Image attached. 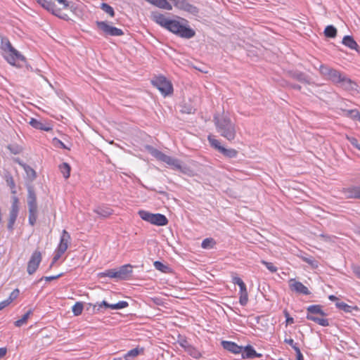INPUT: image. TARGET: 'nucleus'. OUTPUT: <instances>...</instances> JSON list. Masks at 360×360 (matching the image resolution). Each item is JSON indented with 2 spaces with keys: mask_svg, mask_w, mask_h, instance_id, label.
<instances>
[{
  "mask_svg": "<svg viewBox=\"0 0 360 360\" xmlns=\"http://www.w3.org/2000/svg\"><path fill=\"white\" fill-rule=\"evenodd\" d=\"M146 148L148 152L157 160L165 162L168 165L171 166L174 169L184 172L181 161L178 159L167 155L151 146H146Z\"/></svg>",
  "mask_w": 360,
  "mask_h": 360,
  "instance_id": "5",
  "label": "nucleus"
},
{
  "mask_svg": "<svg viewBox=\"0 0 360 360\" xmlns=\"http://www.w3.org/2000/svg\"><path fill=\"white\" fill-rule=\"evenodd\" d=\"M12 205L11 208L9 212V219L7 224L8 229L12 232L14 229V224L16 221L18 212H19V207H18V202L19 200L18 197L13 196L12 198Z\"/></svg>",
  "mask_w": 360,
  "mask_h": 360,
  "instance_id": "9",
  "label": "nucleus"
},
{
  "mask_svg": "<svg viewBox=\"0 0 360 360\" xmlns=\"http://www.w3.org/2000/svg\"><path fill=\"white\" fill-rule=\"evenodd\" d=\"M8 148L10 150V151L13 154H18L20 153L21 150L18 146H8Z\"/></svg>",
  "mask_w": 360,
  "mask_h": 360,
  "instance_id": "51",
  "label": "nucleus"
},
{
  "mask_svg": "<svg viewBox=\"0 0 360 360\" xmlns=\"http://www.w3.org/2000/svg\"><path fill=\"white\" fill-rule=\"evenodd\" d=\"M32 310H29L27 312H26L22 316V317L20 319L15 321V323H14L15 326L16 327L22 326L24 323H25L27 322V319H29V317L32 314Z\"/></svg>",
  "mask_w": 360,
  "mask_h": 360,
  "instance_id": "35",
  "label": "nucleus"
},
{
  "mask_svg": "<svg viewBox=\"0 0 360 360\" xmlns=\"http://www.w3.org/2000/svg\"><path fill=\"white\" fill-rule=\"evenodd\" d=\"M243 359H252L254 357L262 356L261 354H258L250 345H248L245 347H243V350L240 352Z\"/></svg>",
  "mask_w": 360,
  "mask_h": 360,
  "instance_id": "19",
  "label": "nucleus"
},
{
  "mask_svg": "<svg viewBox=\"0 0 360 360\" xmlns=\"http://www.w3.org/2000/svg\"><path fill=\"white\" fill-rule=\"evenodd\" d=\"M208 141L213 148L217 149L219 152L221 151V148H222L223 146H221L220 142L218 140L215 139L211 135H210L208 136Z\"/></svg>",
  "mask_w": 360,
  "mask_h": 360,
  "instance_id": "38",
  "label": "nucleus"
},
{
  "mask_svg": "<svg viewBox=\"0 0 360 360\" xmlns=\"http://www.w3.org/2000/svg\"><path fill=\"white\" fill-rule=\"evenodd\" d=\"M41 253L39 250H35L31 255L27 267L28 274H33L38 269L41 262Z\"/></svg>",
  "mask_w": 360,
  "mask_h": 360,
  "instance_id": "10",
  "label": "nucleus"
},
{
  "mask_svg": "<svg viewBox=\"0 0 360 360\" xmlns=\"http://www.w3.org/2000/svg\"><path fill=\"white\" fill-rule=\"evenodd\" d=\"M221 153H222L224 156L229 158H236L238 155V151L233 148H225L223 147L221 148Z\"/></svg>",
  "mask_w": 360,
  "mask_h": 360,
  "instance_id": "28",
  "label": "nucleus"
},
{
  "mask_svg": "<svg viewBox=\"0 0 360 360\" xmlns=\"http://www.w3.org/2000/svg\"><path fill=\"white\" fill-rule=\"evenodd\" d=\"M290 86L294 89H297V90H299L300 91L302 87L301 86L298 85V84H290Z\"/></svg>",
  "mask_w": 360,
  "mask_h": 360,
  "instance_id": "63",
  "label": "nucleus"
},
{
  "mask_svg": "<svg viewBox=\"0 0 360 360\" xmlns=\"http://www.w3.org/2000/svg\"><path fill=\"white\" fill-rule=\"evenodd\" d=\"M27 203L28 207V221L31 226H34L36 224L38 214V206L37 202V194L34 191V187L31 184L27 185Z\"/></svg>",
  "mask_w": 360,
  "mask_h": 360,
  "instance_id": "3",
  "label": "nucleus"
},
{
  "mask_svg": "<svg viewBox=\"0 0 360 360\" xmlns=\"http://www.w3.org/2000/svg\"><path fill=\"white\" fill-rule=\"evenodd\" d=\"M155 268L163 273L168 272V270L169 269V267L168 266L165 265L162 262L159 261H155L153 264Z\"/></svg>",
  "mask_w": 360,
  "mask_h": 360,
  "instance_id": "40",
  "label": "nucleus"
},
{
  "mask_svg": "<svg viewBox=\"0 0 360 360\" xmlns=\"http://www.w3.org/2000/svg\"><path fill=\"white\" fill-rule=\"evenodd\" d=\"M59 169L65 179H67L70 177L71 168L69 164L63 162L61 165H60Z\"/></svg>",
  "mask_w": 360,
  "mask_h": 360,
  "instance_id": "29",
  "label": "nucleus"
},
{
  "mask_svg": "<svg viewBox=\"0 0 360 360\" xmlns=\"http://www.w3.org/2000/svg\"><path fill=\"white\" fill-rule=\"evenodd\" d=\"M215 241L212 238H205L202 240L201 246L204 249H210L212 248L214 245H215Z\"/></svg>",
  "mask_w": 360,
  "mask_h": 360,
  "instance_id": "36",
  "label": "nucleus"
},
{
  "mask_svg": "<svg viewBox=\"0 0 360 360\" xmlns=\"http://www.w3.org/2000/svg\"><path fill=\"white\" fill-rule=\"evenodd\" d=\"M138 214L143 220L156 226H165L168 224V219L162 214H153L145 210H140Z\"/></svg>",
  "mask_w": 360,
  "mask_h": 360,
  "instance_id": "7",
  "label": "nucleus"
},
{
  "mask_svg": "<svg viewBox=\"0 0 360 360\" xmlns=\"http://www.w3.org/2000/svg\"><path fill=\"white\" fill-rule=\"evenodd\" d=\"M94 212L102 217H108L112 213V210L108 207H98Z\"/></svg>",
  "mask_w": 360,
  "mask_h": 360,
  "instance_id": "30",
  "label": "nucleus"
},
{
  "mask_svg": "<svg viewBox=\"0 0 360 360\" xmlns=\"http://www.w3.org/2000/svg\"><path fill=\"white\" fill-rule=\"evenodd\" d=\"M214 122L217 131L229 141L235 139L236 136V124L230 117L224 114L214 115Z\"/></svg>",
  "mask_w": 360,
  "mask_h": 360,
  "instance_id": "2",
  "label": "nucleus"
},
{
  "mask_svg": "<svg viewBox=\"0 0 360 360\" xmlns=\"http://www.w3.org/2000/svg\"><path fill=\"white\" fill-rule=\"evenodd\" d=\"M7 183L9 185V186L11 188H15V184H14V181H13V179L12 177H10V179H7Z\"/></svg>",
  "mask_w": 360,
  "mask_h": 360,
  "instance_id": "59",
  "label": "nucleus"
},
{
  "mask_svg": "<svg viewBox=\"0 0 360 360\" xmlns=\"http://www.w3.org/2000/svg\"><path fill=\"white\" fill-rule=\"evenodd\" d=\"M15 161L18 162L25 170L27 177L30 181H32L37 177L36 172L29 165L23 163L18 158L15 159Z\"/></svg>",
  "mask_w": 360,
  "mask_h": 360,
  "instance_id": "20",
  "label": "nucleus"
},
{
  "mask_svg": "<svg viewBox=\"0 0 360 360\" xmlns=\"http://www.w3.org/2000/svg\"><path fill=\"white\" fill-rule=\"evenodd\" d=\"M319 237L326 242H331L333 239V237L326 234H320Z\"/></svg>",
  "mask_w": 360,
  "mask_h": 360,
  "instance_id": "54",
  "label": "nucleus"
},
{
  "mask_svg": "<svg viewBox=\"0 0 360 360\" xmlns=\"http://www.w3.org/2000/svg\"><path fill=\"white\" fill-rule=\"evenodd\" d=\"M294 350L296 352L297 360H304L303 355L301 353V351L298 347H294Z\"/></svg>",
  "mask_w": 360,
  "mask_h": 360,
  "instance_id": "53",
  "label": "nucleus"
},
{
  "mask_svg": "<svg viewBox=\"0 0 360 360\" xmlns=\"http://www.w3.org/2000/svg\"><path fill=\"white\" fill-rule=\"evenodd\" d=\"M233 282L234 284L238 285L240 288H243V287L245 285L244 282L239 277H234L233 278Z\"/></svg>",
  "mask_w": 360,
  "mask_h": 360,
  "instance_id": "50",
  "label": "nucleus"
},
{
  "mask_svg": "<svg viewBox=\"0 0 360 360\" xmlns=\"http://www.w3.org/2000/svg\"><path fill=\"white\" fill-rule=\"evenodd\" d=\"M139 354V351L137 348L131 349L124 356V360H131V358L136 356Z\"/></svg>",
  "mask_w": 360,
  "mask_h": 360,
  "instance_id": "42",
  "label": "nucleus"
},
{
  "mask_svg": "<svg viewBox=\"0 0 360 360\" xmlns=\"http://www.w3.org/2000/svg\"><path fill=\"white\" fill-rule=\"evenodd\" d=\"M70 234L66 230H63L62 231L60 243L57 249V250L59 251L60 253H64L67 250L68 248V244L70 243Z\"/></svg>",
  "mask_w": 360,
  "mask_h": 360,
  "instance_id": "15",
  "label": "nucleus"
},
{
  "mask_svg": "<svg viewBox=\"0 0 360 360\" xmlns=\"http://www.w3.org/2000/svg\"><path fill=\"white\" fill-rule=\"evenodd\" d=\"M6 352H7L6 348H5V347L0 348V358L4 356L6 354Z\"/></svg>",
  "mask_w": 360,
  "mask_h": 360,
  "instance_id": "61",
  "label": "nucleus"
},
{
  "mask_svg": "<svg viewBox=\"0 0 360 360\" xmlns=\"http://www.w3.org/2000/svg\"><path fill=\"white\" fill-rule=\"evenodd\" d=\"M98 307H105V308H109L110 307V304H108L105 301H103L101 304H98Z\"/></svg>",
  "mask_w": 360,
  "mask_h": 360,
  "instance_id": "62",
  "label": "nucleus"
},
{
  "mask_svg": "<svg viewBox=\"0 0 360 360\" xmlns=\"http://www.w3.org/2000/svg\"><path fill=\"white\" fill-rule=\"evenodd\" d=\"M63 254V253H60V252L57 250L56 255H54V257L53 258V261H52L51 264H50V266H49L50 269L52 268V266L60 259V257L62 256Z\"/></svg>",
  "mask_w": 360,
  "mask_h": 360,
  "instance_id": "49",
  "label": "nucleus"
},
{
  "mask_svg": "<svg viewBox=\"0 0 360 360\" xmlns=\"http://www.w3.org/2000/svg\"><path fill=\"white\" fill-rule=\"evenodd\" d=\"M352 198L360 199V187H355L351 191Z\"/></svg>",
  "mask_w": 360,
  "mask_h": 360,
  "instance_id": "47",
  "label": "nucleus"
},
{
  "mask_svg": "<svg viewBox=\"0 0 360 360\" xmlns=\"http://www.w3.org/2000/svg\"><path fill=\"white\" fill-rule=\"evenodd\" d=\"M170 32L186 39L194 37L195 32L193 30L182 25L179 21L170 20L167 27Z\"/></svg>",
  "mask_w": 360,
  "mask_h": 360,
  "instance_id": "6",
  "label": "nucleus"
},
{
  "mask_svg": "<svg viewBox=\"0 0 360 360\" xmlns=\"http://www.w3.org/2000/svg\"><path fill=\"white\" fill-rule=\"evenodd\" d=\"M37 2L44 9L48 11L51 12L53 15L62 18L66 19L67 15L62 14L61 10L59 8H56L55 4L50 1L48 0H37Z\"/></svg>",
  "mask_w": 360,
  "mask_h": 360,
  "instance_id": "12",
  "label": "nucleus"
},
{
  "mask_svg": "<svg viewBox=\"0 0 360 360\" xmlns=\"http://www.w3.org/2000/svg\"><path fill=\"white\" fill-rule=\"evenodd\" d=\"M53 141L56 142V143H58L63 148H65V149H68L70 150V148H68V146H66L61 141H60L59 139H53Z\"/></svg>",
  "mask_w": 360,
  "mask_h": 360,
  "instance_id": "57",
  "label": "nucleus"
},
{
  "mask_svg": "<svg viewBox=\"0 0 360 360\" xmlns=\"http://www.w3.org/2000/svg\"><path fill=\"white\" fill-rule=\"evenodd\" d=\"M342 44L351 49L358 51L359 45L351 36H345L342 39Z\"/></svg>",
  "mask_w": 360,
  "mask_h": 360,
  "instance_id": "23",
  "label": "nucleus"
},
{
  "mask_svg": "<svg viewBox=\"0 0 360 360\" xmlns=\"http://www.w3.org/2000/svg\"><path fill=\"white\" fill-rule=\"evenodd\" d=\"M325 316H318V317H314L311 316L309 317V320L316 322L320 326H329V322L327 319L324 318Z\"/></svg>",
  "mask_w": 360,
  "mask_h": 360,
  "instance_id": "31",
  "label": "nucleus"
},
{
  "mask_svg": "<svg viewBox=\"0 0 360 360\" xmlns=\"http://www.w3.org/2000/svg\"><path fill=\"white\" fill-rule=\"evenodd\" d=\"M348 141L350 142V143L354 146L355 148H356L358 150H360V143H358V141L354 137H348Z\"/></svg>",
  "mask_w": 360,
  "mask_h": 360,
  "instance_id": "48",
  "label": "nucleus"
},
{
  "mask_svg": "<svg viewBox=\"0 0 360 360\" xmlns=\"http://www.w3.org/2000/svg\"><path fill=\"white\" fill-rule=\"evenodd\" d=\"M240 294L239 302L242 306H245L248 301V295L245 285L243 288H240Z\"/></svg>",
  "mask_w": 360,
  "mask_h": 360,
  "instance_id": "27",
  "label": "nucleus"
},
{
  "mask_svg": "<svg viewBox=\"0 0 360 360\" xmlns=\"http://www.w3.org/2000/svg\"><path fill=\"white\" fill-rule=\"evenodd\" d=\"M307 319L309 320V317L326 316L327 314L322 310L321 305H311L307 308Z\"/></svg>",
  "mask_w": 360,
  "mask_h": 360,
  "instance_id": "14",
  "label": "nucleus"
},
{
  "mask_svg": "<svg viewBox=\"0 0 360 360\" xmlns=\"http://www.w3.org/2000/svg\"><path fill=\"white\" fill-rule=\"evenodd\" d=\"M319 70L322 75L327 77L339 87L348 91H357V84L340 72L323 65Z\"/></svg>",
  "mask_w": 360,
  "mask_h": 360,
  "instance_id": "1",
  "label": "nucleus"
},
{
  "mask_svg": "<svg viewBox=\"0 0 360 360\" xmlns=\"http://www.w3.org/2000/svg\"><path fill=\"white\" fill-rule=\"evenodd\" d=\"M345 115L352 119H357L360 115V112L357 110H342Z\"/></svg>",
  "mask_w": 360,
  "mask_h": 360,
  "instance_id": "37",
  "label": "nucleus"
},
{
  "mask_svg": "<svg viewBox=\"0 0 360 360\" xmlns=\"http://www.w3.org/2000/svg\"><path fill=\"white\" fill-rule=\"evenodd\" d=\"M262 263L265 265V266L272 273H274L277 271V268L271 262H266L264 260L262 261Z\"/></svg>",
  "mask_w": 360,
  "mask_h": 360,
  "instance_id": "45",
  "label": "nucleus"
},
{
  "mask_svg": "<svg viewBox=\"0 0 360 360\" xmlns=\"http://www.w3.org/2000/svg\"><path fill=\"white\" fill-rule=\"evenodd\" d=\"M63 274H59L56 276H44L41 279H44L46 281H51L53 280L57 279L62 276Z\"/></svg>",
  "mask_w": 360,
  "mask_h": 360,
  "instance_id": "52",
  "label": "nucleus"
},
{
  "mask_svg": "<svg viewBox=\"0 0 360 360\" xmlns=\"http://www.w3.org/2000/svg\"><path fill=\"white\" fill-rule=\"evenodd\" d=\"M108 276V277H110V278H118L117 272L115 269H110V270L107 271L105 273H102L101 274V276Z\"/></svg>",
  "mask_w": 360,
  "mask_h": 360,
  "instance_id": "44",
  "label": "nucleus"
},
{
  "mask_svg": "<svg viewBox=\"0 0 360 360\" xmlns=\"http://www.w3.org/2000/svg\"><path fill=\"white\" fill-rule=\"evenodd\" d=\"M290 77L304 84H311L310 79L307 75L301 72H289Z\"/></svg>",
  "mask_w": 360,
  "mask_h": 360,
  "instance_id": "21",
  "label": "nucleus"
},
{
  "mask_svg": "<svg viewBox=\"0 0 360 360\" xmlns=\"http://www.w3.org/2000/svg\"><path fill=\"white\" fill-rule=\"evenodd\" d=\"M0 38L1 49L7 53L5 58L10 64L15 65L16 61L25 60V57L13 47L10 41L6 37L0 35Z\"/></svg>",
  "mask_w": 360,
  "mask_h": 360,
  "instance_id": "4",
  "label": "nucleus"
},
{
  "mask_svg": "<svg viewBox=\"0 0 360 360\" xmlns=\"http://www.w3.org/2000/svg\"><path fill=\"white\" fill-rule=\"evenodd\" d=\"M354 272L359 278H360V267H356L354 269Z\"/></svg>",
  "mask_w": 360,
  "mask_h": 360,
  "instance_id": "64",
  "label": "nucleus"
},
{
  "mask_svg": "<svg viewBox=\"0 0 360 360\" xmlns=\"http://www.w3.org/2000/svg\"><path fill=\"white\" fill-rule=\"evenodd\" d=\"M180 345H181V346L182 347H184V348L185 351H186V346H191V345H190V344H188V342L186 340H182V341L180 342Z\"/></svg>",
  "mask_w": 360,
  "mask_h": 360,
  "instance_id": "60",
  "label": "nucleus"
},
{
  "mask_svg": "<svg viewBox=\"0 0 360 360\" xmlns=\"http://www.w3.org/2000/svg\"><path fill=\"white\" fill-rule=\"evenodd\" d=\"M128 302L126 301H120L116 304H110V309H120L128 307Z\"/></svg>",
  "mask_w": 360,
  "mask_h": 360,
  "instance_id": "41",
  "label": "nucleus"
},
{
  "mask_svg": "<svg viewBox=\"0 0 360 360\" xmlns=\"http://www.w3.org/2000/svg\"><path fill=\"white\" fill-rule=\"evenodd\" d=\"M324 34L326 37L330 38H334L337 35V30L333 25H328L324 30Z\"/></svg>",
  "mask_w": 360,
  "mask_h": 360,
  "instance_id": "32",
  "label": "nucleus"
},
{
  "mask_svg": "<svg viewBox=\"0 0 360 360\" xmlns=\"http://www.w3.org/2000/svg\"><path fill=\"white\" fill-rule=\"evenodd\" d=\"M289 287L292 291H295L300 294L309 295L310 292L308 288L304 285L301 282L291 278L289 281Z\"/></svg>",
  "mask_w": 360,
  "mask_h": 360,
  "instance_id": "13",
  "label": "nucleus"
},
{
  "mask_svg": "<svg viewBox=\"0 0 360 360\" xmlns=\"http://www.w3.org/2000/svg\"><path fill=\"white\" fill-rule=\"evenodd\" d=\"M151 82L165 96L171 94L173 91L172 83L164 76L155 77Z\"/></svg>",
  "mask_w": 360,
  "mask_h": 360,
  "instance_id": "8",
  "label": "nucleus"
},
{
  "mask_svg": "<svg viewBox=\"0 0 360 360\" xmlns=\"http://www.w3.org/2000/svg\"><path fill=\"white\" fill-rule=\"evenodd\" d=\"M284 342L290 345L293 349H294V347H297V345L294 343V340L291 338H290V339L285 338L284 340Z\"/></svg>",
  "mask_w": 360,
  "mask_h": 360,
  "instance_id": "56",
  "label": "nucleus"
},
{
  "mask_svg": "<svg viewBox=\"0 0 360 360\" xmlns=\"http://www.w3.org/2000/svg\"><path fill=\"white\" fill-rule=\"evenodd\" d=\"M30 124L35 129L44 130L46 131H49L51 129L50 127L45 126L41 122L34 119L31 118L30 121L29 122Z\"/></svg>",
  "mask_w": 360,
  "mask_h": 360,
  "instance_id": "24",
  "label": "nucleus"
},
{
  "mask_svg": "<svg viewBox=\"0 0 360 360\" xmlns=\"http://www.w3.org/2000/svg\"><path fill=\"white\" fill-rule=\"evenodd\" d=\"M336 307L341 309V310H343L345 312H352L353 310L354 311H359V308L358 307L356 306H349L347 304L343 302H336L335 304Z\"/></svg>",
  "mask_w": 360,
  "mask_h": 360,
  "instance_id": "26",
  "label": "nucleus"
},
{
  "mask_svg": "<svg viewBox=\"0 0 360 360\" xmlns=\"http://www.w3.org/2000/svg\"><path fill=\"white\" fill-rule=\"evenodd\" d=\"M19 290L18 288L15 289L11 294L9 297L7 299L8 301L11 303L13 300H15L19 295Z\"/></svg>",
  "mask_w": 360,
  "mask_h": 360,
  "instance_id": "46",
  "label": "nucleus"
},
{
  "mask_svg": "<svg viewBox=\"0 0 360 360\" xmlns=\"http://www.w3.org/2000/svg\"><path fill=\"white\" fill-rule=\"evenodd\" d=\"M150 16L153 21L165 28L167 27L170 20L167 19L163 14H161L157 11L152 12Z\"/></svg>",
  "mask_w": 360,
  "mask_h": 360,
  "instance_id": "16",
  "label": "nucleus"
},
{
  "mask_svg": "<svg viewBox=\"0 0 360 360\" xmlns=\"http://www.w3.org/2000/svg\"><path fill=\"white\" fill-rule=\"evenodd\" d=\"M84 306L82 302H77L75 303V304L72 307V312L75 316H79L82 314Z\"/></svg>",
  "mask_w": 360,
  "mask_h": 360,
  "instance_id": "39",
  "label": "nucleus"
},
{
  "mask_svg": "<svg viewBox=\"0 0 360 360\" xmlns=\"http://www.w3.org/2000/svg\"><path fill=\"white\" fill-rule=\"evenodd\" d=\"M101 9L106 13L109 14L111 17H114L115 11L113 8L105 3H103L101 6Z\"/></svg>",
  "mask_w": 360,
  "mask_h": 360,
  "instance_id": "43",
  "label": "nucleus"
},
{
  "mask_svg": "<svg viewBox=\"0 0 360 360\" xmlns=\"http://www.w3.org/2000/svg\"><path fill=\"white\" fill-rule=\"evenodd\" d=\"M180 111L182 113H186V114H192L194 113L195 111V108L192 105L191 102L189 101H184L183 104L181 106Z\"/></svg>",
  "mask_w": 360,
  "mask_h": 360,
  "instance_id": "25",
  "label": "nucleus"
},
{
  "mask_svg": "<svg viewBox=\"0 0 360 360\" xmlns=\"http://www.w3.org/2000/svg\"><path fill=\"white\" fill-rule=\"evenodd\" d=\"M96 25L98 27L106 34L110 36H122L124 34V32L121 29L110 26L106 22L97 21Z\"/></svg>",
  "mask_w": 360,
  "mask_h": 360,
  "instance_id": "11",
  "label": "nucleus"
},
{
  "mask_svg": "<svg viewBox=\"0 0 360 360\" xmlns=\"http://www.w3.org/2000/svg\"><path fill=\"white\" fill-rule=\"evenodd\" d=\"M221 345L223 346L224 349L233 354H240L243 350V347L238 346L233 342L222 341Z\"/></svg>",
  "mask_w": 360,
  "mask_h": 360,
  "instance_id": "17",
  "label": "nucleus"
},
{
  "mask_svg": "<svg viewBox=\"0 0 360 360\" xmlns=\"http://www.w3.org/2000/svg\"><path fill=\"white\" fill-rule=\"evenodd\" d=\"M186 352L195 359H199L201 356V353L192 345L186 346Z\"/></svg>",
  "mask_w": 360,
  "mask_h": 360,
  "instance_id": "34",
  "label": "nucleus"
},
{
  "mask_svg": "<svg viewBox=\"0 0 360 360\" xmlns=\"http://www.w3.org/2000/svg\"><path fill=\"white\" fill-rule=\"evenodd\" d=\"M175 6L180 9L186 11L191 13H198V8L188 3L186 0H179L176 2Z\"/></svg>",
  "mask_w": 360,
  "mask_h": 360,
  "instance_id": "18",
  "label": "nucleus"
},
{
  "mask_svg": "<svg viewBox=\"0 0 360 360\" xmlns=\"http://www.w3.org/2000/svg\"><path fill=\"white\" fill-rule=\"evenodd\" d=\"M9 304H11V303L8 301V300H4V301L1 302H0V310H1L4 308H5Z\"/></svg>",
  "mask_w": 360,
  "mask_h": 360,
  "instance_id": "58",
  "label": "nucleus"
},
{
  "mask_svg": "<svg viewBox=\"0 0 360 360\" xmlns=\"http://www.w3.org/2000/svg\"><path fill=\"white\" fill-rule=\"evenodd\" d=\"M284 314L286 317V323L287 324H291V323H294L293 318L290 316L289 313L286 310L284 311Z\"/></svg>",
  "mask_w": 360,
  "mask_h": 360,
  "instance_id": "55",
  "label": "nucleus"
},
{
  "mask_svg": "<svg viewBox=\"0 0 360 360\" xmlns=\"http://www.w3.org/2000/svg\"><path fill=\"white\" fill-rule=\"evenodd\" d=\"M117 272L118 278L124 279L132 272V266L130 264L122 266Z\"/></svg>",
  "mask_w": 360,
  "mask_h": 360,
  "instance_id": "22",
  "label": "nucleus"
},
{
  "mask_svg": "<svg viewBox=\"0 0 360 360\" xmlns=\"http://www.w3.org/2000/svg\"><path fill=\"white\" fill-rule=\"evenodd\" d=\"M300 257L304 262H307L309 265H310L311 266V268L316 269L318 267L319 262L316 259H314L312 257H306V256H303V255H301Z\"/></svg>",
  "mask_w": 360,
  "mask_h": 360,
  "instance_id": "33",
  "label": "nucleus"
}]
</instances>
